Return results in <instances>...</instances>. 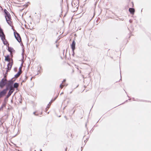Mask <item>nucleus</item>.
Here are the masks:
<instances>
[{"mask_svg": "<svg viewBox=\"0 0 151 151\" xmlns=\"http://www.w3.org/2000/svg\"><path fill=\"white\" fill-rule=\"evenodd\" d=\"M4 12L5 13V17L7 23L11 27H13V24L11 21V17L10 14L8 12L6 9L4 10Z\"/></svg>", "mask_w": 151, "mask_h": 151, "instance_id": "obj_1", "label": "nucleus"}, {"mask_svg": "<svg viewBox=\"0 0 151 151\" xmlns=\"http://www.w3.org/2000/svg\"><path fill=\"white\" fill-rule=\"evenodd\" d=\"M7 83V80L6 79L3 78L0 81V87L1 88H3L6 84Z\"/></svg>", "mask_w": 151, "mask_h": 151, "instance_id": "obj_2", "label": "nucleus"}, {"mask_svg": "<svg viewBox=\"0 0 151 151\" xmlns=\"http://www.w3.org/2000/svg\"><path fill=\"white\" fill-rule=\"evenodd\" d=\"M8 89L7 88L4 89L2 90H0V98L4 97L7 93Z\"/></svg>", "mask_w": 151, "mask_h": 151, "instance_id": "obj_3", "label": "nucleus"}, {"mask_svg": "<svg viewBox=\"0 0 151 151\" xmlns=\"http://www.w3.org/2000/svg\"><path fill=\"white\" fill-rule=\"evenodd\" d=\"M76 42L75 40H74L72 41V43L70 45L71 48L72 49L73 52H74L75 49Z\"/></svg>", "mask_w": 151, "mask_h": 151, "instance_id": "obj_4", "label": "nucleus"}, {"mask_svg": "<svg viewBox=\"0 0 151 151\" xmlns=\"http://www.w3.org/2000/svg\"><path fill=\"white\" fill-rule=\"evenodd\" d=\"M13 64L11 63H9L7 65V68H6V73L7 74L8 72L12 68V66Z\"/></svg>", "mask_w": 151, "mask_h": 151, "instance_id": "obj_5", "label": "nucleus"}, {"mask_svg": "<svg viewBox=\"0 0 151 151\" xmlns=\"http://www.w3.org/2000/svg\"><path fill=\"white\" fill-rule=\"evenodd\" d=\"M22 67L21 66L19 67V72L17 73V74H16L15 75V77L16 78H17L20 75V74L22 73Z\"/></svg>", "mask_w": 151, "mask_h": 151, "instance_id": "obj_6", "label": "nucleus"}, {"mask_svg": "<svg viewBox=\"0 0 151 151\" xmlns=\"http://www.w3.org/2000/svg\"><path fill=\"white\" fill-rule=\"evenodd\" d=\"M8 50L10 52V55L12 57H13L12 53L15 52L14 50L12 48L8 47Z\"/></svg>", "mask_w": 151, "mask_h": 151, "instance_id": "obj_7", "label": "nucleus"}, {"mask_svg": "<svg viewBox=\"0 0 151 151\" xmlns=\"http://www.w3.org/2000/svg\"><path fill=\"white\" fill-rule=\"evenodd\" d=\"M5 60L6 61H7L8 62H10L11 61V56H10L9 55H8L6 56H5Z\"/></svg>", "mask_w": 151, "mask_h": 151, "instance_id": "obj_8", "label": "nucleus"}, {"mask_svg": "<svg viewBox=\"0 0 151 151\" xmlns=\"http://www.w3.org/2000/svg\"><path fill=\"white\" fill-rule=\"evenodd\" d=\"M4 45L8 46L9 44L6 38H1Z\"/></svg>", "mask_w": 151, "mask_h": 151, "instance_id": "obj_9", "label": "nucleus"}, {"mask_svg": "<svg viewBox=\"0 0 151 151\" xmlns=\"http://www.w3.org/2000/svg\"><path fill=\"white\" fill-rule=\"evenodd\" d=\"M6 84H7L8 86H10L11 87L12 86L13 82L12 80L9 81H7V83Z\"/></svg>", "mask_w": 151, "mask_h": 151, "instance_id": "obj_10", "label": "nucleus"}, {"mask_svg": "<svg viewBox=\"0 0 151 151\" xmlns=\"http://www.w3.org/2000/svg\"><path fill=\"white\" fill-rule=\"evenodd\" d=\"M14 35L15 38H21L19 34L15 30L14 32Z\"/></svg>", "mask_w": 151, "mask_h": 151, "instance_id": "obj_11", "label": "nucleus"}, {"mask_svg": "<svg viewBox=\"0 0 151 151\" xmlns=\"http://www.w3.org/2000/svg\"><path fill=\"white\" fill-rule=\"evenodd\" d=\"M129 11L131 14H133L134 13L135 10L133 8H129Z\"/></svg>", "mask_w": 151, "mask_h": 151, "instance_id": "obj_12", "label": "nucleus"}, {"mask_svg": "<svg viewBox=\"0 0 151 151\" xmlns=\"http://www.w3.org/2000/svg\"><path fill=\"white\" fill-rule=\"evenodd\" d=\"M19 86V84L17 83H15L14 84V88H17Z\"/></svg>", "mask_w": 151, "mask_h": 151, "instance_id": "obj_13", "label": "nucleus"}, {"mask_svg": "<svg viewBox=\"0 0 151 151\" xmlns=\"http://www.w3.org/2000/svg\"><path fill=\"white\" fill-rule=\"evenodd\" d=\"M12 93V92H10V91H9V92L8 93L7 96H6V98H8L11 95V94Z\"/></svg>", "mask_w": 151, "mask_h": 151, "instance_id": "obj_14", "label": "nucleus"}, {"mask_svg": "<svg viewBox=\"0 0 151 151\" xmlns=\"http://www.w3.org/2000/svg\"><path fill=\"white\" fill-rule=\"evenodd\" d=\"M14 91V88L12 86L10 87V89L9 91L12 92L13 93Z\"/></svg>", "mask_w": 151, "mask_h": 151, "instance_id": "obj_15", "label": "nucleus"}, {"mask_svg": "<svg viewBox=\"0 0 151 151\" xmlns=\"http://www.w3.org/2000/svg\"><path fill=\"white\" fill-rule=\"evenodd\" d=\"M65 85L63 84V83H62L60 85V88L61 89H62L63 87Z\"/></svg>", "mask_w": 151, "mask_h": 151, "instance_id": "obj_16", "label": "nucleus"}, {"mask_svg": "<svg viewBox=\"0 0 151 151\" xmlns=\"http://www.w3.org/2000/svg\"><path fill=\"white\" fill-rule=\"evenodd\" d=\"M11 61L10 62H9V63H12V64H13V59H12V58L13 57H12L11 56Z\"/></svg>", "mask_w": 151, "mask_h": 151, "instance_id": "obj_17", "label": "nucleus"}, {"mask_svg": "<svg viewBox=\"0 0 151 151\" xmlns=\"http://www.w3.org/2000/svg\"><path fill=\"white\" fill-rule=\"evenodd\" d=\"M16 39L19 42H20L21 41V38H16Z\"/></svg>", "mask_w": 151, "mask_h": 151, "instance_id": "obj_18", "label": "nucleus"}, {"mask_svg": "<svg viewBox=\"0 0 151 151\" xmlns=\"http://www.w3.org/2000/svg\"><path fill=\"white\" fill-rule=\"evenodd\" d=\"M66 81V80L65 79H64L63 81L62 82V83L63 84V83L65 82Z\"/></svg>", "mask_w": 151, "mask_h": 151, "instance_id": "obj_19", "label": "nucleus"}, {"mask_svg": "<svg viewBox=\"0 0 151 151\" xmlns=\"http://www.w3.org/2000/svg\"><path fill=\"white\" fill-rule=\"evenodd\" d=\"M3 78H5V79H6V75Z\"/></svg>", "mask_w": 151, "mask_h": 151, "instance_id": "obj_20", "label": "nucleus"}, {"mask_svg": "<svg viewBox=\"0 0 151 151\" xmlns=\"http://www.w3.org/2000/svg\"><path fill=\"white\" fill-rule=\"evenodd\" d=\"M67 148L66 147L65 149V151H67Z\"/></svg>", "mask_w": 151, "mask_h": 151, "instance_id": "obj_21", "label": "nucleus"}, {"mask_svg": "<svg viewBox=\"0 0 151 151\" xmlns=\"http://www.w3.org/2000/svg\"><path fill=\"white\" fill-rule=\"evenodd\" d=\"M131 3L132 4V5H133H133H134V4H133V2H132Z\"/></svg>", "mask_w": 151, "mask_h": 151, "instance_id": "obj_22", "label": "nucleus"}, {"mask_svg": "<svg viewBox=\"0 0 151 151\" xmlns=\"http://www.w3.org/2000/svg\"><path fill=\"white\" fill-rule=\"evenodd\" d=\"M32 78H33L32 77L31 78V80H32Z\"/></svg>", "mask_w": 151, "mask_h": 151, "instance_id": "obj_23", "label": "nucleus"}, {"mask_svg": "<svg viewBox=\"0 0 151 151\" xmlns=\"http://www.w3.org/2000/svg\"><path fill=\"white\" fill-rule=\"evenodd\" d=\"M1 108H3V106H1Z\"/></svg>", "mask_w": 151, "mask_h": 151, "instance_id": "obj_24", "label": "nucleus"}, {"mask_svg": "<svg viewBox=\"0 0 151 151\" xmlns=\"http://www.w3.org/2000/svg\"><path fill=\"white\" fill-rule=\"evenodd\" d=\"M35 151H36V150H35Z\"/></svg>", "mask_w": 151, "mask_h": 151, "instance_id": "obj_25", "label": "nucleus"}]
</instances>
